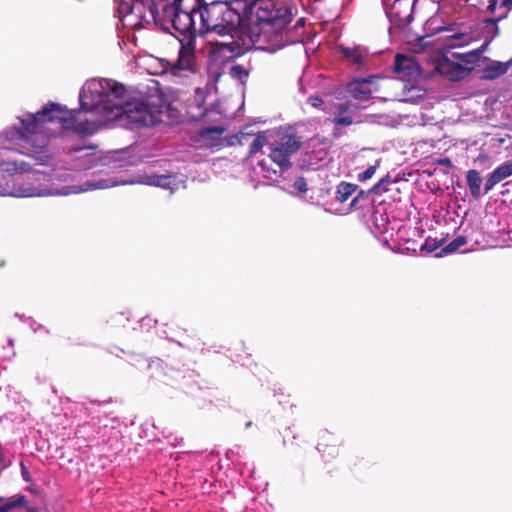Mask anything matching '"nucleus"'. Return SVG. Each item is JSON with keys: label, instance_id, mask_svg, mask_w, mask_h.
Segmentation results:
<instances>
[{"label": "nucleus", "instance_id": "nucleus-1", "mask_svg": "<svg viewBox=\"0 0 512 512\" xmlns=\"http://www.w3.org/2000/svg\"><path fill=\"white\" fill-rule=\"evenodd\" d=\"M19 126L13 125L0 134V196L17 198L66 196L94 189H106L118 185L110 179L88 181L83 186L58 188L56 175H48L40 170L27 172L28 164L17 160L10 151H17L34 158L45 165L49 160L48 143L50 137L61 130H73L79 134H90L94 127L76 125L73 112L64 106L50 102L36 113H25L18 117ZM176 178L168 175L142 174L119 182V184H145L174 191Z\"/></svg>", "mask_w": 512, "mask_h": 512}, {"label": "nucleus", "instance_id": "nucleus-2", "mask_svg": "<svg viewBox=\"0 0 512 512\" xmlns=\"http://www.w3.org/2000/svg\"><path fill=\"white\" fill-rule=\"evenodd\" d=\"M80 106L83 111L94 112L97 120H81L79 112L74 113L76 125L94 127L93 134L99 126L115 121H125L131 128L149 127L159 120V110L151 105L143 95L132 94L125 87L112 79H90L82 86L79 93Z\"/></svg>", "mask_w": 512, "mask_h": 512}, {"label": "nucleus", "instance_id": "nucleus-3", "mask_svg": "<svg viewBox=\"0 0 512 512\" xmlns=\"http://www.w3.org/2000/svg\"><path fill=\"white\" fill-rule=\"evenodd\" d=\"M199 34L209 37L210 53L220 60L243 53L240 43L243 18L227 2H200L198 12Z\"/></svg>", "mask_w": 512, "mask_h": 512}, {"label": "nucleus", "instance_id": "nucleus-4", "mask_svg": "<svg viewBox=\"0 0 512 512\" xmlns=\"http://www.w3.org/2000/svg\"><path fill=\"white\" fill-rule=\"evenodd\" d=\"M245 14L256 17V25L250 31L256 49L273 53L286 45V27L292 19L289 6L275 0H253L246 6Z\"/></svg>", "mask_w": 512, "mask_h": 512}, {"label": "nucleus", "instance_id": "nucleus-5", "mask_svg": "<svg viewBox=\"0 0 512 512\" xmlns=\"http://www.w3.org/2000/svg\"><path fill=\"white\" fill-rule=\"evenodd\" d=\"M149 13L164 29L181 35L199 33L198 12L202 0H150Z\"/></svg>", "mask_w": 512, "mask_h": 512}, {"label": "nucleus", "instance_id": "nucleus-6", "mask_svg": "<svg viewBox=\"0 0 512 512\" xmlns=\"http://www.w3.org/2000/svg\"><path fill=\"white\" fill-rule=\"evenodd\" d=\"M265 145L269 149V158L281 170L291 166L290 157L300 148L298 137L291 131L280 129L260 133L250 145V153L255 154Z\"/></svg>", "mask_w": 512, "mask_h": 512}, {"label": "nucleus", "instance_id": "nucleus-7", "mask_svg": "<svg viewBox=\"0 0 512 512\" xmlns=\"http://www.w3.org/2000/svg\"><path fill=\"white\" fill-rule=\"evenodd\" d=\"M489 41H485L480 47L463 53H454L452 56L457 62L446 60L439 65L440 73L451 80H459L466 76L480 60L481 54L486 50Z\"/></svg>", "mask_w": 512, "mask_h": 512}, {"label": "nucleus", "instance_id": "nucleus-8", "mask_svg": "<svg viewBox=\"0 0 512 512\" xmlns=\"http://www.w3.org/2000/svg\"><path fill=\"white\" fill-rule=\"evenodd\" d=\"M158 68L153 74H170L176 78H184L195 72L194 51L190 46H182L177 61L171 63L164 59L154 60Z\"/></svg>", "mask_w": 512, "mask_h": 512}, {"label": "nucleus", "instance_id": "nucleus-9", "mask_svg": "<svg viewBox=\"0 0 512 512\" xmlns=\"http://www.w3.org/2000/svg\"><path fill=\"white\" fill-rule=\"evenodd\" d=\"M118 152H91V153H83L78 156L79 159L83 161L81 168L91 169L96 166H109L111 168L121 167L122 164H118Z\"/></svg>", "mask_w": 512, "mask_h": 512}, {"label": "nucleus", "instance_id": "nucleus-10", "mask_svg": "<svg viewBox=\"0 0 512 512\" xmlns=\"http://www.w3.org/2000/svg\"><path fill=\"white\" fill-rule=\"evenodd\" d=\"M376 76H370L368 78L355 79L350 82L347 86V93L355 100L359 102H365L369 100L372 93L377 92L378 88L374 86Z\"/></svg>", "mask_w": 512, "mask_h": 512}, {"label": "nucleus", "instance_id": "nucleus-11", "mask_svg": "<svg viewBox=\"0 0 512 512\" xmlns=\"http://www.w3.org/2000/svg\"><path fill=\"white\" fill-rule=\"evenodd\" d=\"M394 70L404 80H416L420 75V66L413 57L398 54L395 58Z\"/></svg>", "mask_w": 512, "mask_h": 512}, {"label": "nucleus", "instance_id": "nucleus-12", "mask_svg": "<svg viewBox=\"0 0 512 512\" xmlns=\"http://www.w3.org/2000/svg\"><path fill=\"white\" fill-rule=\"evenodd\" d=\"M224 130L221 127H211L203 130L198 136V143L202 147L215 149L222 145V134Z\"/></svg>", "mask_w": 512, "mask_h": 512}, {"label": "nucleus", "instance_id": "nucleus-13", "mask_svg": "<svg viewBox=\"0 0 512 512\" xmlns=\"http://www.w3.org/2000/svg\"><path fill=\"white\" fill-rule=\"evenodd\" d=\"M510 176H512V160L502 163L491 173L485 183V193L492 190L496 184Z\"/></svg>", "mask_w": 512, "mask_h": 512}, {"label": "nucleus", "instance_id": "nucleus-14", "mask_svg": "<svg viewBox=\"0 0 512 512\" xmlns=\"http://www.w3.org/2000/svg\"><path fill=\"white\" fill-rule=\"evenodd\" d=\"M512 65V58L506 62H500L487 59V64L483 68V77L485 79H496L504 75Z\"/></svg>", "mask_w": 512, "mask_h": 512}, {"label": "nucleus", "instance_id": "nucleus-15", "mask_svg": "<svg viewBox=\"0 0 512 512\" xmlns=\"http://www.w3.org/2000/svg\"><path fill=\"white\" fill-rule=\"evenodd\" d=\"M341 52L344 58L346 60L356 66L358 69H360L366 58H367V52L364 48L356 46V47H341Z\"/></svg>", "mask_w": 512, "mask_h": 512}, {"label": "nucleus", "instance_id": "nucleus-16", "mask_svg": "<svg viewBox=\"0 0 512 512\" xmlns=\"http://www.w3.org/2000/svg\"><path fill=\"white\" fill-rule=\"evenodd\" d=\"M206 92L200 88L195 90V95L188 105L189 113L192 118H200L206 114V109L203 107L205 103Z\"/></svg>", "mask_w": 512, "mask_h": 512}, {"label": "nucleus", "instance_id": "nucleus-17", "mask_svg": "<svg viewBox=\"0 0 512 512\" xmlns=\"http://www.w3.org/2000/svg\"><path fill=\"white\" fill-rule=\"evenodd\" d=\"M27 503L24 495H13L0 498V512H10L13 509L24 506Z\"/></svg>", "mask_w": 512, "mask_h": 512}, {"label": "nucleus", "instance_id": "nucleus-18", "mask_svg": "<svg viewBox=\"0 0 512 512\" xmlns=\"http://www.w3.org/2000/svg\"><path fill=\"white\" fill-rule=\"evenodd\" d=\"M467 184L469 186L471 195L474 198H479L481 196V184L482 178L480 173L476 170H470L466 176Z\"/></svg>", "mask_w": 512, "mask_h": 512}, {"label": "nucleus", "instance_id": "nucleus-19", "mask_svg": "<svg viewBox=\"0 0 512 512\" xmlns=\"http://www.w3.org/2000/svg\"><path fill=\"white\" fill-rule=\"evenodd\" d=\"M357 185L348 183V182H341L336 189L335 198L338 202L344 203L346 202L356 191Z\"/></svg>", "mask_w": 512, "mask_h": 512}, {"label": "nucleus", "instance_id": "nucleus-20", "mask_svg": "<svg viewBox=\"0 0 512 512\" xmlns=\"http://www.w3.org/2000/svg\"><path fill=\"white\" fill-rule=\"evenodd\" d=\"M465 244H466V238L464 236H458L453 241H451L449 244H447L445 247H443L442 250L436 254V256L442 257L444 255L454 253Z\"/></svg>", "mask_w": 512, "mask_h": 512}, {"label": "nucleus", "instance_id": "nucleus-21", "mask_svg": "<svg viewBox=\"0 0 512 512\" xmlns=\"http://www.w3.org/2000/svg\"><path fill=\"white\" fill-rule=\"evenodd\" d=\"M448 37L456 42L452 44L453 46H465L474 40V37L466 32H457Z\"/></svg>", "mask_w": 512, "mask_h": 512}, {"label": "nucleus", "instance_id": "nucleus-22", "mask_svg": "<svg viewBox=\"0 0 512 512\" xmlns=\"http://www.w3.org/2000/svg\"><path fill=\"white\" fill-rule=\"evenodd\" d=\"M379 165V161H376L374 165H371L366 170L358 174L359 181H366L373 177Z\"/></svg>", "mask_w": 512, "mask_h": 512}, {"label": "nucleus", "instance_id": "nucleus-23", "mask_svg": "<svg viewBox=\"0 0 512 512\" xmlns=\"http://www.w3.org/2000/svg\"><path fill=\"white\" fill-rule=\"evenodd\" d=\"M231 74L234 77L238 78L239 80H243V79L247 78L248 71L241 65H234L231 68Z\"/></svg>", "mask_w": 512, "mask_h": 512}, {"label": "nucleus", "instance_id": "nucleus-24", "mask_svg": "<svg viewBox=\"0 0 512 512\" xmlns=\"http://www.w3.org/2000/svg\"><path fill=\"white\" fill-rule=\"evenodd\" d=\"M293 187L294 189H296L298 192L300 193H305L307 190H308V187H307V182L304 178L300 177V178H297L295 181H294V184H293Z\"/></svg>", "mask_w": 512, "mask_h": 512}, {"label": "nucleus", "instance_id": "nucleus-25", "mask_svg": "<svg viewBox=\"0 0 512 512\" xmlns=\"http://www.w3.org/2000/svg\"><path fill=\"white\" fill-rule=\"evenodd\" d=\"M333 122L338 125H350L352 124V118L350 116H338L333 119Z\"/></svg>", "mask_w": 512, "mask_h": 512}, {"label": "nucleus", "instance_id": "nucleus-26", "mask_svg": "<svg viewBox=\"0 0 512 512\" xmlns=\"http://www.w3.org/2000/svg\"><path fill=\"white\" fill-rule=\"evenodd\" d=\"M308 102L311 104V106L318 107L322 103V100L319 97L311 96L309 97Z\"/></svg>", "mask_w": 512, "mask_h": 512}, {"label": "nucleus", "instance_id": "nucleus-27", "mask_svg": "<svg viewBox=\"0 0 512 512\" xmlns=\"http://www.w3.org/2000/svg\"><path fill=\"white\" fill-rule=\"evenodd\" d=\"M259 165L262 167V170L266 172V174H264V176L267 177V178H270V175H269L270 174V169L266 170V166H265L264 161H261L259 163Z\"/></svg>", "mask_w": 512, "mask_h": 512}, {"label": "nucleus", "instance_id": "nucleus-28", "mask_svg": "<svg viewBox=\"0 0 512 512\" xmlns=\"http://www.w3.org/2000/svg\"><path fill=\"white\" fill-rule=\"evenodd\" d=\"M496 1H497V0H491V1H490V4H489V8H490V9H494V8H495Z\"/></svg>", "mask_w": 512, "mask_h": 512}, {"label": "nucleus", "instance_id": "nucleus-29", "mask_svg": "<svg viewBox=\"0 0 512 512\" xmlns=\"http://www.w3.org/2000/svg\"><path fill=\"white\" fill-rule=\"evenodd\" d=\"M511 3V0H503L502 5L507 6Z\"/></svg>", "mask_w": 512, "mask_h": 512}, {"label": "nucleus", "instance_id": "nucleus-30", "mask_svg": "<svg viewBox=\"0 0 512 512\" xmlns=\"http://www.w3.org/2000/svg\"><path fill=\"white\" fill-rule=\"evenodd\" d=\"M356 200H357L356 198H354V199L352 200V202H351V205H352V206L354 205V203L356 202Z\"/></svg>", "mask_w": 512, "mask_h": 512}, {"label": "nucleus", "instance_id": "nucleus-31", "mask_svg": "<svg viewBox=\"0 0 512 512\" xmlns=\"http://www.w3.org/2000/svg\"><path fill=\"white\" fill-rule=\"evenodd\" d=\"M28 512H37L35 509H30Z\"/></svg>", "mask_w": 512, "mask_h": 512}, {"label": "nucleus", "instance_id": "nucleus-32", "mask_svg": "<svg viewBox=\"0 0 512 512\" xmlns=\"http://www.w3.org/2000/svg\"><path fill=\"white\" fill-rule=\"evenodd\" d=\"M85 149H79L78 152L82 153Z\"/></svg>", "mask_w": 512, "mask_h": 512}, {"label": "nucleus", "instance_id": "nucleus-33", "mask_svg": "<svg viewBox=\"0 0 512 512\" xmlns=\"http://www.w3.org/2000/svg\"><path fill=\"white\" fill-rule=\"evenodd\" d=\"M23 476H24L25 478H28V475H26V473H25V472H23Z\"/></svg>", "mask_w": 512, "mask_h": 512}, {"label": "nucleus", "instance_id": "nucleus-34", "mask_svg": "<svg viewBox=\"0 0 512 512\" xmlns=\"http://www.w3.org/2000/svg\"><path fill=\"white\" fill-rule=\"evenodd\" d=\"M23 476H24L25 478H28V475H26V473H25V472H23Z\"/></svg>", "mask_w": 512, "mask_h": 512}]
</instances>
